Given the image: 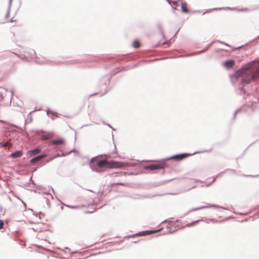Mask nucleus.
<instances>
[{
	"label": "nucleus",
	"instance_id": "1",
	"mask_svg": "<svg viewBox=\"0 0 259 259\" xmlns=\"http://www.w3.org/2000/svg\"><path fill=\"white\" fill-rule=\"evenodd\" d=\"M237 77L242 78V82L248 84L259 78V62L253 61L247 64L235 73Z\"/></svg>",
	"mask_w": 259,
	"mask_h": 259
},
{
	"label": "nucleus",
	"instance_id": "2",
	"mask_svg": "<svg viewBox=\"0 0 259 259\" xmlns=\"http://www.w3.org/2000/svg\"><path fill=\"white\" fill-rule=\"evenodd\" d=\"M97 166L100 168H117L122 167L124 164L122 162L101 160L97 162Z\"/></svg>",
	"mask_w": 259,
	"mask_h": 259
},
{
	"label": "nucleus",
	"instance_id": "3",
	"mask_svg": "<svg viewBox=\"0 0 259 259\" xmlns=\"http://www.w3.org/2000/svg\"><path fill=\"white\" fill-rule=\"evenodd\" d=\"M166 166V163L163 162H158L157 163L151 164L148 166H145V169H150L151 170H156V169H163L165 168Z\"/></svg>",
	"mask_w": 259,
	"mask_h": 259
},
{
	"label": "nucleus",
	"instance_id": "4",
	"mask_svg": "<svg viewBox=\"0 0 259 259\" xmlns=\"http://www.w3.org/2000/svg\"><path fill=\"white\" fill-rule=\"evenodd\" d=\"M191 156L189 153H183L171 156L169 159H174L177 161H180Z\"/></svg>",
	"mask_w": 259,
	"mask_h": 259
},
{
	"label": "nucleus",
	"instance_id": "5",
	"mask_svg": "<svg viewBox=\"0 0 259 259\" xmlns=\"http://www.w3.org/2000/svg\"><path fill=\"white\" fill-rule=\"evenodd\" d=\"M181 6L182 11L185 13H188L189 12V10L187 7V4L186 2L182 1L180 4Z\"/></svg>",
	"mask_w": 259,
	"mask_h": 259
},
{
	"label": "nucleus",
	"instance_id": "6",
	"mask_svg": "<svg viewBox=\"0 0 259 259\" xmlns=\"http://www.w3.org/2000/svg\"><path fill=\"white\" fill-rule=\"evenodd\" d=\"M23 152L22 151H17L13 153H12L10 155V157L13 158H17L21 157L23 155Z\"/></svg>",
	"mask_w": 259,
	"mask_h": 259
},
{
	"label": "nucleus",
	"instance_id": "7",
	"mask_svg": "<svg viewBox=\"0 0 259 259\" xmlns=\"http://www.w3.org/2000/svg\"><path fill=\"white\" fill-rule=\"evenodd\" d=\"M40 152V150L39 149H35L34 150H30L28 151L27 154L31 157L32 156H34L36 154H37Z\"/></svg>",
	"mask_w": 259,
	"mask_h": 259
},
{
	"label": "nucleus",
	"instance_id": "8",
	"mask_svg": "<svg viewBox=\"0 0 259 259\" xmlns=\"http://www.w3.org/2000/svg\"><path fill=\"white\" fill-rule=\"evenodd\" d=\"M46 156L45 155H40V156H37V157H35L32 159H31L30 160V162L32 163V164H35L37 162H38V161H39L40 159H41L42 158H44Z\"/></svg>",
	"mask_w": 259,
	"mask_h": 259
},
{
	"label": "nucleus",
	"instance_id": "9",
	"mask_svg": "<svg viewBox=\"0 0 259 259\" xmlns=\"http://www.w3.org/2000/svg\"><path fill=\"white\" fill-rule=\"evenodd\" d=\"M234 65V61L233 60H229L224 63V65L228 68H232Z\"/></svg>",
	"mask_w": 259,
	"mask_h": 259
},
{
	"label": "nucleus",
	"instance_id": "10",
	"mask_svg": "<svg viewBox=\"0 0 259 259\" xmlns=\"http://www.w3.org/2000/svg\"><path fill=\"white\" fill-rule=\"evenodd\" d=\"M52 143L54 145H62L64 143V140L62 139H59L53 141Z\"/></svg>",
	"mask_w": 259,
	"mask_h": 259
},
{
	"label": "nucleus",
	"instance_id": "11",
	"mask_svg": "<svg viewBox=\"0 0 259 259\" xmlns=\"http://www.w3.org/2000/svg\"><path fill=\"white\" fill-rule=\"evenodd\" d=\"M181 3V1H180V0H179V1H176V2H174L172 3V7H173V8L176 9L177 7L179 6V5H180Z\"/></svg>",
	"mask_w": 259,
	"mask_h": 259
},
{
	"label": "nucleus",
	"instance_id": "12",
	"mask_svg": "<svg viewBox=\"0 0 259 259\" xmlns=\"http://www.w3.org/2000/svg\"><path fill=\"white\" fill-rule=\"evenodd\" d=\"M133 46L135 48H138L140 46V44L139 41L136 40L133 42Z\"/></svg>",
	"mask_w": 259,
	"mask_h": 259
},
{
	"label": "nucleus",
	"instance_id": "13",
	"mask_svg": "<svg viewBox=\"0 0 259 259\" xmlns=\"http://www.w3.org/2000/svg\"><path fill=\"white\" fill-rule=\"evenodd\" d=\"M198 221H195V222H192V223H190V224H188L187 225V226L189 227H192V226H193L195 225V224L198 222Z\"/></svg>",
	"mask_w": 259,
	"mask_h": 259
},
{
	"label": "nucleus",
	"instance_id": "14",
	"mask_svg": "<svg viewBox=\"0 0 259 259\" xmlns=\"http://www.w3.org/2000/svg\"><path fill=\"white\" fill-rule=\"evenodd\" d=\"M205 208H208V207L207 206H202V207H199V208H193V209H192V210L193 211H195V210H199L200 209Z\"/></svg>",
	"mask_w": 259,
	"mask_h": 259
},
{
	"label": "nucleus",
	"instance_id": "15",
	"mask_svg": "<svg viewBox=\"0 0 259 259\" xmlns=\"http://www.w3.org/2000/svg\"><path fill=\"white\" fill-rule=\"evenodd\" d=\"M8 144L7 143H0V146L2 147H7L8 146Z\"/></svg>",
	"mask_w": 259,
	"mask_h": 259
},
{
	"label": "nucleus",
	"instance_id": "16",
	"mask_svg": "<svg viewBox=\"0 0 259 259\" xmlns=\"http://www.w3.org/2000/svg\"><path fill=\"white\" fill-rule=\"evenodd\" d=\"M4 222L2 220H0V229L3 228Z\"/></svg>",
	"mask_w": 259,
	"mask_h": 259
}]
</instances>
